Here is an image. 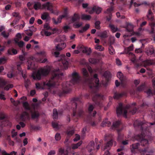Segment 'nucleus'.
<instances>
[{
  "mask_svg": "<svg viewBox=\"0 0 155 155\" xmlns=\"http://www.w3.org/2000/svg\"><path fill=\"white\" fill-rule=\"evenodd\" d=\"M81 72L85 82L89 87L90 91H91L94 90L95 92L98 91L100 84L99 80L97 78V74H95L94 75L93 78H91L86 69L85 68H82Z\"/></svg>",
  "mask_w": 155,
  "mask_h": 155,
  "instance_id": "obj_1",
  "label": "nucleus"
},
{
  "mask_svg": "<svg viewBox=\"0 0 155 155\" xmlns=\"http://www.w3.org/2000/svg\"><path fill=\"white\" fill-rule=\"evenodd\" d=\"M63 76V73L60 72L59 69L54 70L52 73L51 79L48 81L44 82L43 85L47 86L48 88L58 85Z\"/></svg>",
  "mask_w": 155,
  "mask_h": 155,
  "instance_id": "obj_2",
  "label": "nucleus"
},
{
  "mask_svg": "<svg viewBox=\"0 0 155 155\" xmlns=\"http://www.w3.org/2000/svg\"><path fill=\"white\" fill-rule=\"evenodd\" d=\"M82 96H80L79 97H74L71 101V107L73 114V116L74 117L76 115V109L79 106L78 109V112L77 114V117H83L85 114L82 108L83 103L81 101Z\"/></svg>",
  "mask_w": 155,
  "mask_h": 155,
  "instance_id": "obj_3",
  "label": "nucleus"
},
{
  "mask_svg": "<svg viewBox=\"0 0 155 155\" xmlns=\"http://www.w3.org/2000/svg\"><path fill=\"white\" fill-rule=\"evenodd\" d=\"M136 106L135 103H132L131 105H127L125 107L123 106L122 103H119L116 109L117 115L119 116L123 114L125 117H127L128 111L132 114H135L137 110Z\"/></svg>",
  "mask_w": 155,
  "mask_h": 155,
  "instance_id": "obj_4",
  "label": "nucleus"
},
{
  "mask_svg": "<svg viewBox=\"0 0 155 155\" xmlns=\"http://www.w3.org/2000/svg\"><path fill=\"white\" fill-rule=\"evenodd\" d=\"M88 87H89V91L90 93V94H85L84 96L85 98L86 99H88L90 98V96H91L93 101L96 104L100 107H102V100L103 99V96L97 93L98 91L95 92L94 90H93L92 91H91L90 90L89 87L88 86Z\"/></svg>",
  "mask_w": 155,
  "mask_h": 155,
  "instance_id": "obj_5",
  "label": "nucleus"
},
{
  "mask_svg": "<svg viewBox=\"0 0 155 155\" xmlns=\"http://www.w3.org/2000/svg\"><path fill=\"white\" fill-rule=\"evenodd\" d=\"M42 5L40 3L38 2H35L34 5V8L36 10L41 8ZM47 8L48 10L50 11L51 13L56 15H58V12L54 11L53 9V6L52 3L48 2L42 5V8L43 9Z\"/></svg>",
  "mask_w": 155,
  "mask_h": 155,
  "instance_id": "obj_6",
  "label": "nucleus"
},
{
  "mask_svg": "<svg viewBox=\"0 0 155 155\" xmlns=\"http://www.w3.org/2000/svg\"><path fill=\"white\" fill-rule=\"evenodd\" d=\"M134 127H137L140 128V130L141 131V134H138L135 137V140H137L138 141H140V143L141 145L143 146H147L148 145V141L146 139L144 138V137L146 135V133L147 132H149L147 130H146V128L145 127H143V129H141L140 127L138 126H135Z\"/></svg>",
  "mask_w": 155,
  "mask_h": 155,
  "instance_id": "obj_7",
  "label": "nucleus"
},
{
  "mask_svg": "<svg viewBox=\"0 0 155 155\" xmlns=\"http://www.w3.org/2000/svg\"><path fill=\"white\" fill-rule=\"evenodd\" d=\"M51 71V68L48 66L45 68H42L38 71L36 74L33 73L32 75L34 79L40 80L41 76H45L47 75Z\"/></svg>",
  "mask_w": 155,
  "mask_h": 155,
  "instance_id": "obj_8",
  "label": "nucleus"
},
{
  "mask_svg": "<svg viewBox=\"0 0 155 155\" xmlns=\"http://www.w3.org/2000/svg\"><path fill=\"white\" fill-rule=\"evenodd\" d=\"M111 128L112 129L117 130L118 134V140L120 142L122 141L123 139L124 135L120 132L122 129L121 122L118 120L114 122Z\"/></svg>",
  "mask_w": 155,
  "mask_h": 155,
  "instance_id": "obj_9",
  "label": "nucleus"
},
{
  "mask_svg": "<svg viewBox=\"0 0 155 155\" xmlns=\"http://www.w3.org/2000/svg\"><path fill=\"white\" fill-rule=\"evenodd\" d=\"M155 124V121L153 123H148L145 121H141L139 120H135L134 124V125L135 126L140 127L142 129L143 127H145L146 130L150 132L149 128L151 125Z\"/></svg>",
  "mask_w": 155,
  "mask_h": 155,
  "instance_id": "obj_10",
  "label": "nucleus"
},
{
  "mask_svg": "<svg viewBox=\"0 0 155 155\" xmlns=\"http://www.w3.org/2000/svg\"><path fill=\"white\" fill-rule=\"evenodd\" d=\"M62 89L59 90L58 92V94L60 96H63L65 94L68 93L71 90L69 82L63 83L62 84Z\"/></svg>",
  "mask_w": 155,
  "mask_h": 155,
  "instance_id": "obj_11",
  "label": "nucleus"
},
{
  "mask_svg": "<svg viewBox=\"0 0 155 155\" xmlns=\"http://www.w3.org/2000/svg\"><path fill=\"white\" fill-rule=\"evenodd\" d=\"M71 56L70 53H67L66 56L64 54H62L61 55L60 59L58 60L59 61H61L64 67V69H67L68 67V62L67 57H70Z\"/></svg>",
  "mask_w": 155,
  "mask_h": 155,
  "instance_id": "obj_12",
  "label": "nucleus"
},
{
  "mask_svg": "<svg viewBox=\"0 0 155 155\" xmlns=\"http://www.w3.org/2000/svg\"><path fill=\"white\" fill-rule=\"evenodd\" d=\"M152 12L151 9H150L148 11V14L147 15V18L151 21L149 23V25L151 28V33H153L154 31V27H155V21H153L154 18L152 16Z\"/></svg>",
  "mask_w": 155,
  "mask_h": 155,
  "instance_id": "obj_13",
  "label": "nucleus"
},
{
  "mask_svg": "<svg viewBox=\"0 0 155 155\" xmlns=\"http://www.w3.org/2000/svg\"><path fill=\"white\" fill-rule=\"evenodd\" d=\"M37 54L38 55L39 58L37 60V61L38 62L41 63H45L48 61L46 58H45L43 59L45 57L46 54L45 51H41L37 53Z\"/></svg>",
  "mask_w": 155,
  "mask_h": 155,
  "instance_id": "obj_14",
  "label": "nucleus"
},
{
  "mask_svg": "<svg viewBox=\"0 0 155 155\" xmlns=\"http://www.w3.org/2000/svg\"><path fill=\"white\" fill-rule=\"evenodd\" d=\"M66 46V44L64 43L59 44L56 46V51L54 53V55L56 57H58L59 56L60 54L59 51L62 50Z\"/></svg>",
  "mask_w": 155,
  "mask_h": 155,
  "instance_id": "obj_15",
  "label": "nucleus"
},
{
  "mask_svg": "<svg viewBox=\"0 0 155 155\" xmlns=\"http://www.w3.org/2000/svg\"><path fill=\"white\" fill-rule=\"evenodd\" d=\"M72 79L71 82L73 84H78L81 79V77L78 73L76 72H73L72 74Z\"/></svg>",
  "mask_w": 155,
  "mask_h": 155,
  "instance_id": "obj_16",
  "label": "nucleus"
},
{
  "mask_svg": "<svg viewBox=\"0 0 155 155\" xmlns=\"http://www.w3.org/2000/svg\"><path fill=\"white\" fill-rule=\"evenodd\" d=\"M2 120V125L4 126H5L7 125H10V123L4 113H0V120Z\"/></svg>",
  "mask_w": 155,
  "mask_h": 155,
  "instance_id": "obj_17",
  "label": "nucleus"
},
{
  "mask_svg": "<svg viewBox=\"0 0 155 155\" xmlns=\"http://www.w3.org/2000/svg\"><path fill=\"white\" fill-rule=\"evenodd\" d=\"M20 119L22 121L25 122H26L27 120H30L29 114L27 111H23L21 115Z\"/></svg>",
  "mask_w": 155,
  "mask_h": 155,
  "instance_id": "obj_18",
  "label": "nucleus"
},
{
  "mask_svg": "<svg viewBox=\"0 0 155 155\" xmlns=\"http://www.w3.org/2000/svg\"><path fill=\"white\" fill-rule=\"evenodd\" d=\"M113 142L114 140L113 139H112L107 143L105 146L104 150L105 149H107V150L105 152L104 155H110V153L109 152L108 150L110 149V147L112 146Z\"/></svg>",
  "mask_w": 155,
  "mask_h": 155,
  "instance_id": "obj_19",
  "label": "nucleus"
},
{
  "mask_svg": "<svg viewBox=\"0 0 155 155\" xmlns=\"http://www.w3.org/2000/svg\"><path fill=\"white\" fill-rule=\"evenodd\" d=\"M140 144L139 143L133 144L130 147L131 151L132 153H138V151L140 149L138 147Z\"/></svg>",
  "mask_w": 155,
  "mask_h": 155,
  "instance_id": "obj_20",
  "label": "nucleus"
},
{
  "mask_svg": "<svg viewBox=\"0 0 155 155\" xmlns=\"http://www.w3.org/2000/svg\"><path fill=\"white\" fill-rule=\"evenodd\" d=\"M94 108V107L92 104H90L88 107L87 113L91 116H95L97 113L96 111H93Z\"/></svg>",
  "mask_w": 155,
  "mask_h": 155,
  "instance_id": "obj_21",
  "label": "nucleus"
},
{
  "mask_svg": "<svg viewBox=\"0 0 155 155\" xmlns=\"http://www.w3.org/2000/svg\"><path fill=\"white\" fill-rule=\"evenodd\" d=\"M117 76L122 84H124L126 82L127 78L125 76H124L122 72H118L117 74Z\"/></svg>",
  "mask_w": 155,
  "mask_h": 155,
  "instance_id": "obj_22",
  "label": "nucleus"
},
{
  "mask_svg": "<svg viewBox=\"0 0 155 155\" xmlns=\"http://www.w3.org/2000/svg\"><path fill=\"white\" fill-rule=\"evenodd\" d=\"M113 10V8L112 7L107 8L106 11L104 12L108 15V16L107 17V20L108 21H109L111 19L112 16V12Z\"/></svg>",
  "mask_w": 155,
  "mask_h": 155,
  "instance_id": "obj_23",
  "label": "nucleus"
},
{
  "mask_svg": "<svg viewBox=\"0 0 155 155\" xmlns=\"http://www.w3.org/2000/svg\"><path fill=\"white\" fill-rule=\"evenodd\" d=\"M115 41L114 38L112 39V40L110 41V45L109 46L108 48V51L109 54L111 55H113L115 53V50L114 49L113 47L111 45L114 44Z\"/></svg>",
  "mask_w": 155,
  "mask_h": 155,
  "instance_id": "obj_24",
  "label": "nucleus"
},
{
  "mask_svg": "<svg viewBox=\"0 0 155 155\" xmlns=\"http://www.w3.org/2000/svg\"><path fill=\"white\" fill-rule=\"evenodd\" d=\"M126 95V93L125 92L120 93L116 92L114 93V99H118Z\"/></svg>",
  "mask_w": 155,
  "mask_h": 155,
  "instance_id": "obj_25",
  "label": "nucleus"
},
{
  "mask_svg": "<svg viewBox=\"0 0 155 155\" xmlns=\"http://www.w3.org/2000/svg\"><path fill=\"white\" fill-rule=\"evenodd\" d=\"M30 112L31 113V118L32 119H38V118L40 114L38 111L35 110L34 112H32L31 110Z\"/></svg>",
  "mask_w": 155,
  "mask_h": 155,
  "instance_id": "obj_26",
  "label": "nucleus"
},
{
  "mask_svg": "<svg viewBox=\"0 0 155 155\" xmlns=\"http://www.w3.org/2000/svg\"><path fill=\"white\" fill-rule=\"evenodd\" d=\"M66 16V15H62L60 16L57 18V21H56L54 18H52V21L54 24L57 25L59 23H60L61 22V20L62 18L65 17Z\"/></svg>",
  "mask_w": 155,
  "mask_h": 155,
  "instance_id": "obj_27",
  "label": "nucleus"
},
{
  "mask_svg": "<svg viewBox=\"0 0 155 155\" xmlns=\"http://www.w3.org/2000/svg\"><path fill=\"white\" fill-rule=\"evenodd\" d=\"M101 8L98 7L94 6L93 7L92 9V10L90 11V13H92L94 12H95L97 14H99L101 12Z\"/></svg>",
  "mask_w": 155,
  "mask_h": 155,
  "instance_id": "obj_28",
  "label": "nucleus"
},
{
  "mask_svg": "<svg viewBox=\"0 0 155 155\" xmlns=\"http://www.w3.org/2000/svg\"><path fill=\"white\" fill-rule=\"evenodd\" d=\"M145 66L155 65V59L152 60H147L144 61Z\"/></svg>",
  "mask_w": 155,
  "mask_h": 155,
  "instance_id": "obj_29",
  "label": "nucleus"
},
{
  "mask_svg": "<svg viewBox=\"0 0 155 155\" xmlns=\"http://www.w3.org/2000/svg\"><path fill=\"white\" fill-rule=\"evenodd\" d=\"M21 103L25 110L30 111L31 110V108L27 101L22 102Z\"/></svg>",
  "mask_w": 155,
  "mask_h": 155,
  "instance_id": "obj_30",
  "label": "nucleus"
},
{
  "mask_svg": "<svg viewBox=\"0 0 155 155\" xmlns=\"http://www.w3.org/2000/svg\"><path fill=\"white\" fill-rule=\"evenodd\" d=\"M80 19V17L79 15L77 13H75L73 16L72 17L71 21L72 23H74L79 21Z\"/></svg>",
  "mask_w": 155,
  "mask_h": 155,
  "instance_id": "obj_31",
  "label": "nucleus"
},
{
  "mask_svg": "<svg viewBox=\"0 0 155 155\" xmlns=\"http://www.w3.org/2000/svg\"><path fill=\"white\" fill-rule=\"evenodd\" d=\"M146 53L148 55H150L152 54L155 55V51L152 46L150 47L149 49L146 51Z\"/></svg>",
  "mask_w": 155,
  "mask_h": 155,
  "instance_id": "obj_32",
  "label": "nucleus"
},
{
  "mask_svg": "<svg viewBox=\"0 0 155 155\" xmlns=\"http://www.w3.org/2000/svg\"><path fill=\"white\" fill-rule=\"evenodd\" d=\"M41 18L42 20H46L47 21L50 18L49 14L47 12H44L41 15Z\"/></svg>",
  "mask_w": 155,
  "mask_h": 155,
  "instance_id": "obj_33",
  "label": "nucleus"
},
{
  "mask_svg": "<svg viewBox=\"0 0 155 155\" xmlns=\"http://www.w3.org/2000/svg\"><path fill=\"white\" fill-rule=\"evenodd\" d=\"M94 144V142L93 141H91L89 143L88 146L89 148L88 150L90 152H91L92 150L95 149Z\"/></svg>",
  "mask_w": 155,
  "mask_h": 155,
  "instance_id": "obj_34",
  "label": "nucleus"
},
{
  "mask_svg": "<svg viewBox=\"0 0 155 155\" xmlns=\"http://www.w3.org/2000/svg\"><path fill=\"white\" fill-rule=\"evenodd\" d=\"M133 46H130L124 49V52L126 54H129L130 55H132V53L130 52V51L133 50Z\"/></svg>",
  "mask_w": 155,
  "mask_h": 155,
  "instance_id": "obj_35",
  "label": "nucleus"
},
{
  "mask_svg": "<svg viewBox=\"0 0 155 155\" xmlns=\"http://www.w3.org/2000/svg\"><path fill=\"white\" fill-rule=\"evenodd\" d=\"M109 27L111 29L113 33H114L116 31H119V29L117 27H115L114 25L111 24H109Z\"/></svg>",
  "mask_w": 155,
  "mask_h": 155,
  "instance_id": "obj_36",
  "label": "nucleus"
},
{
  "mask_svg": "<svg viewBox=\"0 0 155 155\" xmlns=\"http://www.w3.org/2000/svg\"><path fill=\"white\" fill-rule=\"evenodd\" d=\"M82 25V22L78 21L74 23L73 26L75 28H78L81 27Z\"/></svg>",
  "mask_w": 155,
  "mask_h": 155,
  "instance_id": "obj_37",
  "label": "nucleus"
},
{
  "mask_svg": "<svg viewBox=\"0 0 155 155\" xmlns=\"http://www.w3.org/2000/svg\"><path fill=\"white\" fill-rule=\"evenodd\" d=\"M90 28V25L89 24H86L85 26L82 29L79 31V32L80 33H83L84 32L86 31Z\"/></svg>",
  "mask_w": 155,
  "mask_h": 155,
  "instance_id": "obj_38",
  "label": "nucleus"
},
{
  "mask_svg": "<svg viewBox=\"0 0 155 155\" xmlns=\"http://www.w3.org/2000/svg\"><path fill=\"white\" fill-rule=\"evenodd\" d=\"M82 52L83 53H86L87 55H89L91 52V49L90 48H85L83 50Z\"/></svg>",
  "mask_w": 155,
  "mask_h": 155,
  "instance_id": "obj_39",
  "label": "nucleus"
},
{
  "mask_svg": "<svg viewBox=\"0 0 155 155\" xmlns=\"http://www.w3.org/2000/svg\"><path fill=\"white\" fill-rule=\"evenodd\" d=\"M8 53L10 55L16 54L17 53V50L14 48L12 49L11 50V49H8Z\"/></svg>",
  "mask_w": 155,
  "mask_h": 155,
  "instance_id": "obj_40",
  "label": "nucleus"
},
{
  "mask_svg": "<svg viewBox=\"0 0 155 155\" xmlns=\"http://www.w3.org/2000/svg\"><path fill=\"white\" fill-rule=\"evenodd\" d=\"M145 87V85L144 84H142L139 86L138 87L136 91H137L140 92L143 91Z\"/></svg>",
  "mask_w": 155,
  "mask_h": 155,
  "instance_id": "obj_41",
  "label": "nucleus"
},
{
  "mask_svg": "<svg viewBox=\"0 0 155 155\" xmlns=\"http://www.w3.org/2000/svg\"><path fill=\"white\" fill-rule=\"evenodd\" d=\"M111 123L110 121H107V120L104 121L101 124V126L102 127L107 126L109 127Z\"/></svg>",
  "mask_w": 155,
  "mask_h": 155,
  "instance_id": "obj_42",
  "label": "nucleus"
},
{
  "mask_svg": "<svg viewBox=\"0 0 155 155\" xmlns=\"http://www.w3.org/2000/svg\"><path fill=\"white\" fill-rule=\"evenodd\" d=\"M148 151V147H147L144 149H140L138 152H140L141 154L144 155Z\"/></svg>",
  "mask_w": 155,
  "mask_h": 155,
  "instance_id": "obj_43",
  "label": "nucleus"
},
{
  "mask_svg": "<svg viewBox=\"0 0 155 155\" xmlns=\"http://www.w3.org/2000/svg\"><path fill=\"white\" fill-rule=\"evenodd\" d=\"M81 18L83 20H89L91 18V16L89 15L83 14L81 16Z\"/></svg>",
  "mask_w": 155,
  "mask_h": 155,
  "instance_id": "obj_44",
  "label": "nucleus"
},
{
  "mask_svg": "<svg viewBox=\"0 0 155 155\" xmlns=\"http://www.w3.org/2000/svg\"><path fill=\"white\" fill-rule=\"evenodd\" d=\"M58 117V114L57 109H54L53 110V118L54 119H56Z\"/></svg>",
  "mask_w": 155,
  "mask_h": 155,
  "instance_id": "obj_45",
  "label": "nucleus"
},
{
  "mask_svg": "<svg viewBox=\"0 0 155 155\" xmlns=\"http://www.w3.org/2000/svg\"><path fill=\"white\" fill-rule=\"evenodd\" d=\"M15 43L18 44L19 47L20 48H22L24 45V43L22 41H18L15 40Z\"/></svg>",
  "mask_w": 155,
  "mask_h": 155,
  "instance_id": "obj_46",
  "label": "nucleus"
},
{
  "mask_svg": "<svg viewBox=\"0 0 155 155\" xmlns=\"http://www.w3.org/2000/svg\"><path fill=\"white\" fill-rule=\"evenodd\" d=\"M6 84V82L5 80L0 78V86L2 88H3Z\"/></svg>",
  "mask_w": 155,
  "mask_h": 155,
  "instance_id": "obj_47",
  "label": "nucleus"
},
{
  "mask_svg": "<svg viewBox=\"0 0 155 155\" xmlns=\"http://www.w3.org/2000/svg\"><path fill=\"white\" fill-rule=\"evenodd\" d=\"M89 62L92 64H95L98 62L97 59L94 58H90L89 59Z\"/></svg>",
  "mask_w": 155,
  "mask_h": 155,
  "instance_id": "obj_48",
  "label": "nucleus"
},
{
  "mask_svg": "<svg viewBox=\"0 0 155 155\" xmlns=\"http://www.w3.org/2000/svg\"><path fill=\"white\" fill-rule=\"evenodd\" d=\"M20 19V18H15V19L11 23V25L12 26H14L15 25L18 23Z\"/></svg>",
  "mask_w": 155,
  "mask_h": 155,
  "instance_id": "obj_49",
  "label": "nucleus"
},
{
  "mask_svg": "<svg viewBox=\"0 0 155 155\" xmlns=\"http://www.w3.org/2000/svg\"><path fill=\"white\" fill-rule=\"evenodd\" d=\"M95 48L97 50H99L100 51H103L104 50V48L101 45H96L95 46Z\"/></svg>",
  "mask_w": 155,
  "mask_h": 155,
  "instance_id": "obj_50",
  "label": "nucleus"
},
{
  "mask_svg": "<svg viewBox=\"0 0 155 155\" xmlns=\"http://www.w3.org/2000/svg\"><path fill=\"white\" fill-rule=\"evenodd\" d=\"M101 22L99 21H97L95 23V28L97 29H100L101 28L100 26Z\"/></svg>",
  "mask_w": 155,
  "mask_h": 155,
  "instance_id": "obj_51",
  "label": "nucleus"
},
{
  "mask_svg": "<svg viewBox=\"0 0 155 155\" xmlns=\"http://www.w3.org/2000/svg\"><path fill=\"white\" fill-rule=\"evenodd\" d=\"M104 77L106 78L107 80V81L110 77V73L106 71L104 73Z\"/></svg>",
  "mask_w": 155,
  "mask_h": 155,
  "instance_id": "obj_52",
  "label": "nucleus"
},
{
  "mask_svg": "<svg viewBox=\"0 0 155 155\" xmlns=\"http://www.w3.org/2000/svg\"><path fill=\"white\" fill-rule=\"evenodd\" d=\"M30 83V81L28 79H27L26 80H25V87L26 88H27L28 87Z\"/></svg>",
  "mask_w": 155,
  "mask_h": 155,
  "instance_id": "obj_53",
  "label": "nucleus"
},
{
  "mask_svg": "<svg viewBox=\"0 0 155 155\" xmlns=\"http://www.w3.org/2000/svg\"><path fill=\"white\" fill-rule=\"evenodd\" d=\"M28 70L30 69L31 68H33V64L32 62L30 61H28Z\"/></svg>",
  "mask_w": 155,
  "mask_h": 155,
  "instance_id": "obj_54",
  "label": "nucleus"
},
{
  "mask_svg": "<svg viewBox=\"0 0 155 155\" xmlns=\"http://www.w3.org/2000/svg\"><path fill=\"white\" fill-rule=\"evenodd\" d=\"M13 87V85L12 84H9L6 86H4L3 88L5 90L8 91L9 90L10 88H12Z\"/></svg>",
  "mask_w": 155,
  "mask_h": 155,
  "instance_id": "obj_55",
  "label": "nucleus"
},
{
  "mask_svg": "<svg viewBox=\"0 0 155 155\" xmlns=\"http://www.w3.org/2000/svg\"><path fill=\"white\" fill-rule=\"evenodd\" d=\"M1 34L3 37L6 38H8L9 35V33L8 32L6 33L5 31L2 32Z\"/></svg>",
  "mask_w": 155,
  "mask_h": 155,
  "instance_id": "obj_56",
  "label": "nucleus"
},
{
  "mask_svg": "<svg viewBox=\"0 0 155 155\" xmlns=\"http://www.w3.org/2000/svg\"><path fill=\"white\" fill-rule=\"evenodd\" d=\"M61 138L60 134L58 133H57L55 135V140H60Z\"/></svg>",
  "mask_w": 155,
  "mask_h": 155,
  "instance_id": "obj_57",
  "label": "nucleus"
},
{
  "mask_svg": "<svg viewBox=\"0 0 155 155\" xmlns=\"http://www.w3.org/2000/svg\"><path fill=\"white\" fill-rule=\"evenodd\" d=\"M12 15L13 17H15V18H20V17L19 16V13L16 12H14L12 13Z\"/></svg>",
  "mask_w": 155,
  "mask_h": 155,
  "instance_id": "obj_58",
  "label": "nucleus"
},
{
  "mask_svg": "<svg viewBox=\"0 0 155 155\" xmlns=\"http://www.w3.org/2000/svg\"><path fill=\"white\" fill-rule=\"evenodd\" d=\"M6 59L5 57L0 58V64H4L5 63Z\"/></svg>",
  "mask_w": 155,
  "mask_h": 155,
  "instance_id": "obj_59",
  "label": "nucleus"
},
{
  "mask_svg": "<svg viewBox=\"0 0 155 155\" xmlns=\"http://www.w3.org/2000/svg\"><path fill=\"white\" fill-rule=\"evenodd\" d=\"M17 134V132H15L14 129H12V137H15Z\"/></svg>",
  "mask_w": 155,
  "mask_h": 155,
  "instance_id": "obj_60",
  "label": "nucleus"
},
{
  "mask_svg": "<svg viewBox=\"0 0 155 155\" xmlns=\"http://www.w3.org/2000/svg\"><path fill=\"white\" fill-rule=\"evenodd\" d=\"M4 93L2 91L1 92V93L0 94V99L2 100H5L6 99L4 97L5 96L3 94Z\"/></svg>",
  "mask_w": 155,
  "mask_h": 155,
  "instance_id": "obj_61",
  "label": "nucleus"
},
{
  "mask_svg": "<svg viewBox=\"0 0 155 155\" xmlns=\"http://www.w3.org/2000/svg\"><path fill=\"white\" fill-rule=\"evenodd\" d=\"M64 150L63 149L61 148H60L59 149V153L58 154H59V155H62L64 153Z\"/></svg>",
  "mask_w": 155,
  "mask_h": 155,
  "instance_id": "obj_62",
  "label": "nucleus"
},
{
  "mask_svg": "<svg viewBox=\"0 0 155 155\" xmlns=\"http://www.w3.org/2000/svg\"><path fill=\"white\" fill-rule=\"evenodd\" d=\"M44 28L45 29L47 30H49L50 29V27L47 23H46L44 25Z\"/></svg>",
  "mask_w": 155,
  "mask_h": 155,
  "instance_id": "obj_63",
  "label": "nucleus"
},
{
  "mask_svg": "<svg viewBox=\"0 0 155 155\" xmlns=\"http://www.w3.org/2000/svg\"><path fill=\"white\" fill-rule=\"evenodd\" d=\"M148 96H149L153 94L152 91L150 89H148L146 92Z\"/></svg>",
  "mask_w": 155,
  "mask_h": 155,
  "instance_id": "obj_64",
  "label": "nucleus"
}]
</instances>
